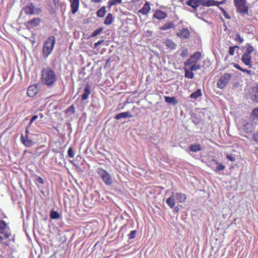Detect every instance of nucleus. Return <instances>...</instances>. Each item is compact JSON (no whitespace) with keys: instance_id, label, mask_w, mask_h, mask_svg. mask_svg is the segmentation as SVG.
<instances>
[{"instance_id":"obj_1","label":"nucleus","mask_w":258,"mask_h":258,"mask_svg":"<svg viewBox=\"0 0 258 258\" xmlns=\"http://www.w3.org/2000/svg\"><path fill=\"white\" fill-rule=\"evenodd\" d=\"M41 82L48 87L53 86L57 81L55 73L49 67L43 68L41 72Z\"/></svg>"},{"instance_id":"obj_2","label":"nucleus","mask_w":258,"mask_h":258,"mask_svg":"<svg viewBox=\"0 0 258 258\" xmlns=\"http://www.w3.org/2000/svg\"><path fill=\"white\" fill-rule=\"evenodd\" d=\"M55 44V38L53 36L49 37L44 42L42 48V55L47 58L51 53Z\"/></svg>"},{"instance_id":"obj_3","label":"nucleus","mask_w":258,"mask_h":258,"mask_svg":"<svg viewBox=\"0 0 258 258\" xmlns=\"http://www.w3.org/2000/svg\"><path fill=\"white\" fill-rule=\"evenodd\" d=\"M237 12L242 15H248V5L246 0H234Z\"/></svg>"},{"instance_id":"obj_4","label":"nucleus","mask_w":258,"mask_h":258,"mask_svg":"<svg viewBox=\"0 0 258 258\" xmlns=\"http://www.w3.org/2000/svg\"><path fill=\"white\" fill-rule=\"evenodd\" d=\"M253 47L250 45L246 46L245 51L243 53L241 57V61L245 65L248 66L249 68H252V61L251 54L253 51Z\"/></svg>"},{"instance_id":"obj_5","label":"nucleus","mask_w":258,"mask_h":258,"mask_svg":"<svg viewBox=\"0 0 258 258\" xmlns=\"http://www.w3.org/2000/svg\"><path fill=\"white\" fill-rule=\"evenodd\" d=\"M232 77V75L229 73H225L221 77L217 82V87L221 89H223L229 83Z\"/></svg>"},{"instance_id":"obj_6","label":"nucleus","mask_w":258,"mask_h":258,"mask_svg":"<svg viewBox=\"0 0 258 258\" xmlns=\"http://www.w3.org/2000/svg\"><path fill=\"white\" fill-rule=\"evenodd\" d=\"M98 174L101 176L103 181L108 185H110L113 183L111 175L102 168H98Z\"/></svg>"},{"instance_id":"obj_7","label":"nucleus","mask_w":258,"mask_h":258,"mask_svg":"<svg viewBox=\"0 0 258 258\" xmlns=\"http://www.w3.org/2000/svg\"><path fill=\"white\" fill-rule=\"evenodd\" d=\"M201 58V53L199 51H197L191 55L189 59L184 61V65L185 66H188L194 63H196Z\"/></svg>"},{"instance_id":"obj_8","label":"nucleus","mask_w":258,"mask_h":258,"mask_svg":"<svg viewBox=\"0 0 258 258\" xmlns=\"http://www.w3.org/2000/svg\"><path fill=\"white\" fill-rule=\"evenodd\" d=\"M249 119L250 118H249ZM257 124L258 122L255 120H251V119H250L249 122H245L243 124V129L246 133H251L254 131Z\"/></svg>"},{"instance_id":"obj_9","label":"nucleus","mask_w":258,"mask_h":258,"mask_svg":"<svg viewBox=\"0 0 258 258\" xmlns=\"http://www.w3.org/2000/svg\"><path fill=\"white\" fill-rule=\"evenodd\" d=\"M24 10L25 13L29 15L34 14L35 13L38 14L41 11L40 9H36L34 5L31 3L27 4Z\"/></svg>"},{"instance_id":"obj_10","label":"nucleus","mask_w":258,"mask_h":258,"mask_svg":"<svg viewBox=\"0 0 258 258\" xmlns=\"http://www.w3.org/2000/svg\"><path fill=\"white\" fill-rule=\"evenodd\" d=\"M249 97L254 102H258V88L253 87L249 90Z\"/></svg>"},{"instance_id":"obj_11","label":"nucleus","mask_w":258,"mask_h":258,"mask_svg":"<svg viewBox=\"0 0 258 258\" xmlns=\"http://www.w3.org/2000/svg\"><path fill=\"white\" fill-rule=\"evenodd\" d=\"M21 141L22 143L26 147H31L35 144V142L31 139V137H24L23 134L21 136Z\"/></svg>"},{"instance_id":"obj_12","label":"nucleus","mask_w":258,"mask_h":258,"mask_svg":"<svg viewBox=\"0 0 258 258\" xmlns=\"http://www.w3.org/2000/svg\"><path fill=\"white\" fill-rule=\"evenodd\" d=\"M190 32L186 28H183L177 33V36L182 39H188L190 36Z\"/></svg>"},{"instance_id":"obj_13","label":"nucleus","mask_w":258,"mask_h":258,"mask_svg":"<svg viewBox=\"0 0 258 258\" xmlns=\"http://www.w3.org/2000/svg\"><path fill=\"white\" fill-rule=\"evenodd\" d=\"M203 0H188L186 5L196 10L198 7L202 5Z\"/></svg>"},{"instance_id":"obj_14","label":"nucleus","mask_w":258,"mask_h":258,"mask_svg":"<svg viewBox=\"0 0 258 258\" xmlns=\"http://www.w3.org/2000/svg\"><path fill=\"white\" fill-rule=\"evenodd\" d=\"M153 17L158 20H162L167 17L166 13L161 10H157L154 13Z\"/></svg>"},{"instance_id":"obj_15","label":"nucleus","mask_w":258,"mask_h":258,"mask_svg":"<svg viewBox=\"0 0 258 258\" xmlns=\"http://www.w3.org/2000/svg\"><path fill=\"white\" fill-rule=\"evenodd\" d=\"M79 7V0H73L71 2L72 13L75 14L78 11Z\"/></svg>"},{"instance_id":"obj_16","label":"nucleus","mask_w":258,"mask_h":258,"mask_svg":"<svg viewBox=\"0 0 258 258\" xmlns=\"http://www.w3.org/2000/svg\"><path fill=\"white\" fill-rule=\"evenodd\" d=\"M38 89L36 85L30 86L27 90V95L29 97L34 96L37 93Z\"/></svg>"},{"instance_id":"obj_17","label":"nucleus","mask_w":258,"mask_h":258,"mask_svg":"<svg viewBox=\"0 0 258 258\" xmlns=\"http://www.w3.org/2000/svg\"><path fill=\"white\" fill-rule=\"evenodd\" d=\"M175 199L174 193L172 192L171 196L166 200V203L171 208H173L175 205Z\"/></svg>"},{"instance_id":"obj_18","label":"nucleus","mask_w":258,"mask_h":258,"mask_svg":"<svg viewBox=\"0 0 258 258\" xmlns=\"http://www.w3.org/2000/svg\"><path fill=\"white\" fill-rule=\"evenodd\" d=\"M133 115L131 114V113L128 111L123 112L120 113H118L115 116V118L118 120L120 118H126L127 117H132Z\"/></svg>"},{"instance_id":"obj_19","label":"nucleus","mask_w":258,"mask_h":258,"mask_svg":"<svg viewBox=\"0 0 258 258\" xmlns=\"http://www.w3.org/2000/svg\"><path fill=\"white\" fill-rule=\"evenodd\" d=\"M174 196L175 197L176 200L179 203H183L186 200V195L180 193V192H176L174 194Z\"/></svg>"},{"instance_id":"obj_20","label":"nucleus","mask_w":258,"mask_h":258,"mask_svg":"<svg viewBox=\"0 0 258 258\" xmlns=\"http://www.w3.org/2000/svg\"><path fill=\"white\" fill-rule=\"evenodd\" d=\"M41 20L39 18H35L27 22L28 25L31 27L38 26L40 23Z\"/></svg>"},{"instance_id":"obj_21","label":"nucleus","mask_w":258,"mask_h":258,"mask_svg":"<svg viewBox=\"0 0 258 258\" xmlns=\"http://www.w3.org/2000/svg\"><path fill=\"white\" fill-rule=\"evenodd\" d=\"M150 10V6L148 2L146 3L143 8L138 11L139 13L143 15L147 14Z\"/></svg>"},{"instance_id":"obj_22","label":"nucleus","mask_w":258,"mask_h":258,"mask_svg":"<svg viewBox=\"0 0 258 258\" xmlns=\"http://www.w3.org/2000/svg\"><path fill=\"white\" fill-rule=\"evenodd\" d=\"M90 93L91 91L89 86L88 85H86L84 89V92L82 95L81 100L82 101H84L88 99V96L90 95Z\"/></svg>"},{"instance_id":"obj_23","label":"nucleus","mask_w":258,"mask_h":258,"mask_svg":"<svg viewBox=\"0 0 258 258\" xmlns=\"http://www.w3.org/2000/svg\"><path fill=\"white\" fill-rule=\"evenodd\" d=\"M164 98L165 101L169 104L175 105L178 103V101L175 97L165 96Z\"/></svg>"},{"instance_id":"obj_24","label":"nucleus","mask_w":258,"mask_h":258,"mask_svg":"<svg viewBox=\"0 0 258 258\" xmlns=\"http://www.w3.org/2000/svg\"><path fill=\"white\" fill-rule=\"evenodd\" d=\"M174 27V24L172 22H167L162 26L160 29L161 30L165 31Z\"/></svg>"},{"instance_id":"obj_25","label":"nucleus","mask_w":258,"mask_h":258,"mask_svg":"<svg viewBox=\"0 0 258 258\" xmlns=\"http://www.w3.org/2000/svg\"><path fill=\"white\" fill-rule=\"evenodd\" d=\"M190 151L197 152L202 150V147L199 144H191L189 147Z\"/></svg>"},{"instance_id":"obj_26","label":"nucleus","mask_w":258,"mask_h":258,"mask_svg":"<svg viewBox=\"0 0 258 258\" xmlns=\"http://www.w3.org/2000/svg\"><path fill=\"white\" fill-rule=\"evenodd\" d=\"M164 44L166 47L172 50L175 49L177 46V45L174 42L169 39L166 40Z\"/></svg>"},{"instance_id":"obj_27","label":"nucleus","mask_w":258,"mask_h":258,"mask_svg":"<svg viewBox=\"0 0 258 258\" xmlns=\"http://www.w3.org/2000/svg\"><path fill=\"white\" fill-rule=\"evenodd\" d=\"M250 118L251 120L258 121V107L252 110L250 115Z\"/></svg>"},{"instance_id":"obj_28","label":"nucleus","mask_w":258,"mask_h":258,"mask_svg":"<svg viewBox=\"0 0 258 258\" xmlns=\"http://www.w3.org/2000/svg\"><path fill=\"white\" fill-rule=\"evenodd\" d=\"M218 2L214 0H203L202 6L210 7L216 5V3Z\"/></svg>"},{"instance_id":"obj_29","label":"nucleus","mask_w":258,"mask_h":258,"mask_svg":"<svg viewBox=\"0 0 258 258\" xmlns=\"http://www.w3.org/2000/svg\"><path fill=\"white\" fill-rule=\"evenodd\" d=\"M202 91L201 89H198L196 91L191 94L189 96V97L192 99H196L198 97L202 96Z\"/></svg>"},{"instance_id":"obj_30","label":"nucleus","mask_w":258,"mask_h":258,"mask_svg":"<svg viewBox=\"0 0 258 258\" xmlns=\"http://www.w3.org/2000/svg\"><path fill=\"white\" fill-rule=\"evenodd\" d=\"M113 21V16L111 13L107 14L104 21V23L107 25H109L112 23Z\"/></svg>"},{"instance_id":"obj_31","label":"nucleus","mask_w":258,"mask_h":258,"mask_svg":"<svg viewBox=\"0 0 258 258\" xmlns=\"http://www.w3.org/2000/svg\"><path fill=\"white\" fill-rule=\"evenodd\" d=\"M106 13V11L105 7H102L97 11L96 14L98 17L102 18L105 16Z\"/></svg>"},{"instance_id":"obj_32","label":"nucleus","mask_w":258,"mask_h":258,"mask_svg":"<svg viewBox=\"0 0 258 258\" xmlns=\"http://www.w3.org/2000/svg\"><path fill=\"white\" fill-rule=\"evenodd\" d=\"M185 72V77L188 79H192L194 77V74L192 72V71L190 70H188L187 68L184 69Z\"/></svg>"},{"instance_id":"obj_33","label":"nucleus","mask_w":258,"mask_h":258,"mask_svg":"<svg viewBox=\"0 0 258 258\" xmlns=\"http://www.w3.org/2000/svg\"><path fill=\"white\" fill-rule=\"evenodd\" d=\"M50 218L53 219H59L60 218V214L55 211L50 212Z\"/></svg>"},{"instance_id":"obj_34","label":"nucleus","mask_w":258,"mask_h":258,"mask_svg":"<svg viewBox=\"0 0 258 258\" xmlns=\"http://www.w3.org/2000/svg\"><path fill=\"white\" fill-rule=\"evenodd\" d=\"M103 30V28L100 27L94 30L91 34V37H95L99 35Z\"/></svg>"},{"instance_id":"obj_35","label":"nucleus","mask_w":258,"mask_h":258,"mask_svg":"<svg viewBox=\"0 0 258 258\" xmlns=\"http://www.w3.org/2000/svg\"><path fill=\"white\" fill-rule=\"evenodd\" d=\"M191 67H190V70L191 71H195L201 69V66L200 64L196 63L190 64Z\"/></svg>"},{"instance_id":"obj_36","label":"nucleus","mask_w":258,"mask_h":258,"mask_svg":"<svg viewBox=\"0 0 258 258\" xmlns=\"http://www.w3.org/2000/svg\"><path fill=\"white\" fill-rule=\"evenodd\" d=\"M122 2V0H110L108 2L109 6L110 7L114 5H116L118 4H120Z\"/></svg>"},{"instance_id":"obj_37","label":"nucleus","mask_w":258,"mask_h":258,"mask_svg":"<svg viewBox=\"0 0 258 258\" xmlns=\"http://www.w3.org/2000/svg\"><path fill=\"white\" fill-rule=\"evenodd\" d=\"M75 112V108L74 105H71L69 108L66 110V113L68 114H72Z\"/></svg>"},{"instance_id":"obj_38","label":"nucleus","mask_w":258,"mask_h":258,"mask_svg":"<svg viewBox=\"0 0 258 258\" xmlns=\"http://www.w3.org/2000/svg\"><path fill=\"white\" fill-rule=\"evenodd\" d=\"M216 163L217 164L215 169L216 172L223 170L225 169V167L223 165L218 163L217 162Z\"/></svg>"},{"instance_id":"obj_39","label":"nucleus","mask_w":258,"mask_h":258,"mask_svg":"<svg viewBox=\"0 0 258 258\" xmlns=\"http://www.w3.org/2000/svg\"><path fill=\"white\" fill-rule=\"evenodd\" d=\"M236 48H239V47L237 46H230L229 47V54L230 55H233Z\"/></svg>"},{"instance_id":"obj_40","label":"nucleus","mask_w":258,"mask_h":258,"mask_svg":"<svg viewBox=\"0 0 258 258\" xmlns=\"http://www.w3.org/2000/svg\"><path fill=\"white\" fill-rule=\"evenodd\" d=\"M188 54V49L185 48H182L180 55L182 57L187 56Z\"/></svg>"},{"instance_id":"obj_41","label":"nucleus","mask_w":258,"mask_h":258,"mask_svg":"<svg viewBox=\"0 0 258 258\" xmlns=\"http://www.w3.org/2000/svg\"><path fill=\"white\" fill-rule=\"evenodd\" d=\"M7 227V224L6 223L3 221L1 220L0 221V230H4Z\"/></svg>"},{"instance_id":"obj_42","label":"nucleus","mask_w":258,"mask_h":258,"mask_svg":"<svg viewBox=\"0 0 258 258\" xmlns=\"http://www.w3.org/2000/svg\"><path fill=\"white\" fill-rule=\"evenodd\" d=\"M137 233L136 230H133L130 233L128 234V238L129 239H133L136 236V234Z\"/></svg>"},{"instance_id":"obj_43","label":"nucleus","mask_w":258,"mask_h":258,"mask_svg":"<svg viewBox=\"0 0 258 258\" xmlns=\"http://www.w3.org/2000/svg\"><path fill=\"white\" fill-rule=\"evenodd\" d=\"M68 155L71 158H74V153L73 149V148L72 147H70L68 151Z\"/></svg>"},{"instance_id":"obj_44","label":"nucleus","mask_w":258,"mask_h":258,"mask_svg":"<svg viewBox=\"0 0 258 258\" xmlns=\"http://www.w3.org/2000/svg\"><path fill=\"white\" fill-rule=\"evenodd\" d=\"M235 40L236 41L239 42L240 43H241L243 41V39L240 36L239 34H237L236 35Z\"/></svg>"},{"instance_id":"obj_45","label":"nucleus","mask_w":258,"mask_h":258,"mask_svg":"<svg viewBox=\"0 0 258 258\" xmlns=\"http://www.w3.org/2000/svg\"><path fill=\"white\" fill-rule=\"evenodd\" d=\"M36 181L37 183L43 184L44 183V180L40 176H37L36 177Z\"/></svg>"},{"instance_id":"obj_46","label":"nucleus","mask_w":258,"mask_h":258,"mask_svg":"<svg viewBox=\"0 0 258 258\" xmlns=\"http://www.w3.org/2000/svg\"><path fill=\"white\" fill-rule=\"evenodd\" d=\"M253 138L254 141L258 143V132L253 134Z\"/></svg>"},{"instance_id":"obj_47","label":"nucleus","mask_w":258,"mask_h":258,"mask_svg":"<svg viewBox=\"0 0 258 258\" xmlns=\"http://www.w3.org/2000/svg\"><path fill=\"white\" fill-rule=\"evenodd\" d=\"M241 71L243 73H247L249 75H251V74H252V72L250 70L243 69L242 70H241Z\"/></svg>"},{"instance_id":"obj_48","label":"nucleus","mask_w":258,"mask_h":258,"mask_svg":"<svg viewBox=\"0 0 258 258\" xmlns=\"http://www.w3.org/2000/svg\"><path fill=\"white\" fill-rule=\"evenodd\" d=\"M103 42H104V40H101L98 41L97 42H96L94 44V47L95 48L97 47L99 45L102 44Z\"/></svg>"},{"instance_id":"obj_49","label":"nucleus","mask_w":258,"mask_h":258,"mask_svg":"<svg viewBox=\"0 0 258 258\" xmlns=\"http://www.w3.org/2000/svg\"><path fill=\"white\" fill-rule=\"evenodd\" d=\"M30 135H32V134L29 133V128L26 127V130H25V135H24V137H30Z\"/></svg>"},{"instance_id":"obj_50","label":"nucleus","mask_w":258,"mask_h":258,"mask_svg":"<svg viewBox=\"0 0 258 258\" xmlns=\"http://www.w3.org/2000/svg\"><path fill=\"white\" fill-rule=\"evenodd\" d=\"M233 66L235 68H236L237 69H238L239 70L241 71V70H242L243 69L242 68H241L239 65L237 63H234L233 64Z\"/></svg>"},{"instance_id":"obj_51","label":"nucleus","mask_w":258,"mask_h":258,"mask_svg":"<svg viewBox=\"0 0 258 258\" xmlns=\"http://www.w3.org/2000/svg\"><path fill=\"white\" fill-rule=\"evenodd\" d=\"M38 116L37 115H34L31 119V122H33L34 121H35L36 119L38 118Z\"/></svg>"},{"instance_id":"obj_52","label":"nucleus","mask_w":258,"mask_h":258,"mask_svg":"<svg viewBox=\"0 0 258 258\" xmlns=\"http://www.w3.org/2000/svg\"><path fill=\"white\" fill-rule=\"evenodd\" d=\"M101 0H91V2L92 3H100Z\"/></svg>"},{"instance_id":"obj_53","label":"nucleus","mask_w":258,"mask_h":258,"mask_svg":"<svg viewBox=\"0 0 258 258\" xmlns=\"http://www.w3.org/2000/svg\"><path fill=\"white\" fill-rule=\"evenodd\" d=\"M224 16L226 19H229L230 18V17L229 16V15L227 14H225Z\"/></svg>"},{"instance_id":"obj_54","label":"nucleus","mask_w":258,"mask_h":258,"mask_svg":"<svg viewBox=\"0 0 258 258\" xmlns=\"http://www.w3.org/2000/svg\"><path fill=\"white\" fill-rule=\"evenodd\" d=\"M228 158L230 159V161H234V157H229V156H228Z\"/></svg>"},{"instance_id":"obj_55","label":"nucleus","mask_w":258,"mask_h":258,"mask_svg":"<svg viewBox=\"0 0 258 258\" xmlns=\"http://www.w3.org/2000/svg\"><path fill=\"white\" fill-rule=\"evenodd\" d=\"M32 123V122H31V120L28 125L27 126V127H28V128L30 127V126L31 125Z\"/></svg>"},{"instance_id":"obj_56","label":"nucleus","mask_w":258,"mask_h":258,"mask_svg":"<svg viewBox=\"0 0 258 258\" xmlns=\"http://www.w3.org/2000/svg\"><path fill=\"white\" fill-rule=\"evenodd\" d=\"M174 211L177 212L178 211V208L177 207H175Z\"/></svg>"},{"instance_id":"obj_57","label":"nucleus","mask_w":258,"mask_h":258,"mask_svg":"<svg viewBox=\"0 0 258 258\" xmlns=\"http://www.w3.org/2000/svg\"><path fill=\"white\" fill-rule=\"evenodd\" d=\"M3 239V237L2 236H0V241H2Z\"/></svg>"},{"instance_id":"obj_58","label":"nucleus","mask_w":258,"mask_h":258,"mask_svg":"<svg viewBox=\"0 0 258 258\" xmlns=\"http://www.w3.org/2000/svg\"><path fill=\"white\" fill-rule=\"evenodd\" d=\"M5 237L6 238H8L9 237V235L8 234H5Z\"/></svg>"},{"instance_id":"obj_59","label":"nucleus","mask_w":258,"mask_h":258,"mask_svg":"<svg viewBox=\"0 0 258 258\" xmlns=\"http://www.w3.org/2000/svg\"><path fill=\"white\" fill-rule=\"evenodd\" d=\"M256 150H257V151H258V148H257V149H256Z\"/></svg>"},{"instance_id":"obj_60","label":"nucleus","mask_w":258,"mask_h":258,"mask_svg":"<svg viewBox=\"0 0 258 258\" xmlns=\"http://www.w3.org/2000/svg\"><path fill=\"white\" fill-rule=\"evenodd\" d=\"M137 1H139L140 0H137Z\"/></svg>"}]
</instances>
